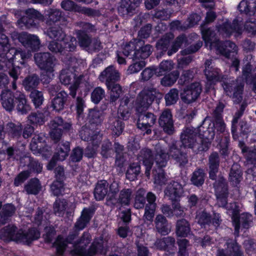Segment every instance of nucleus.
I'll return each mask as SVG.
<instances>
[{
    "mask_svg": "<svg viewBox=\"0 0 256 256\" xmlns=\"http://www.w3.org/2000/svg\"><path fill=\"white\" fill-rule=\"evenodd\" d=\"M49 126L51 129L50 137L55 142L60 140L63 130L70 132L72 128V124L70 122L64 121L61 117L55 118L50 122Z\"/></svg>",
    "mask_w": 256,
    "mask_h": 256,
    "instance_id": "nucleus-9",
    "label": "nucleus"
},
{
    "mask_svg": "<svg viewBox=\"0 0 256 256\" xmlns=\"http://www.w3.org/2000/svg\"><path fill=\"white\" fill-rule=\"evenodd\" d=\"M160 126L166 134L171 135L174 132L172 115L170 110L166 109L161 114L158 119Z\"/></svg>",
    "mask_w": 256,
    "mask_h": 256,
    "instance_id": "nucleus-20",
    "label": "nucleus"
},
{
    "mask_svg": "<svg viewBox=\"0 0 256 256\" xmlns=\"http://www.w3.org/2000/svg\"><path fill=\"white\" fill-rule=\"evenodd\" d=\"M63 48H64V54L66 52H72L76 48V38L70 36H66L62 41Z\"/></svg>",
    "mask_w": 256,
    "mask_h": 256,
    "instance_id": "nucleus-56",
    "label": "nucleus"
},
{
    "mask_svg": "<svg viewBox=\"0 0 256 256\" xmlns=\"http://www.w3.org/2000/svg\"><path fill=\"white\" fill-rule=\"evenodd\" d=\"M217 204L219 206L224 207L228 203V188L226 179L220 175L214 184Z\"/></svg>",
    "mask_w": 256,
    "mask_h": 256,
    "instance_id": "nucleus-10",
    "label": "nucleus"
},
{
    "mask_svg": "<svg viewBox=\"0 0 256 256\" xmlns=\"http://www.w3.org/2000/svg\"><path fill=\"white\" fill-rule=\"evenodd\" d=\"M18 40L25 48L32 51L37 50L40 48V40L36 36L23 32L19 34Z\"/></svg>",
    "mask_w": 256,
    "mask_h": 256,
    "instance_id": "nucleus-21",
    "label": "nucleus"
},
{
    "mask_svg": "<svg viewBox=\"0 0 256 256\" xmlns=\"http://www.w3.org/2000/svg\"><path fill=\"white\" fill-rule=\"evenodd\" d=\"M238 9L241 12H244L249 16L254 15L256 11L255 0H242L238 6Z\"/></svg>",
    "mask_w": 256,
    "mask_h": 256,
    "instance_id": "nucleus-42",
    "label": "nucleus"
},
{
    "mask_svg": "<svg viewBox=\"0 0 256 256\" xmlns=\"http://www.w3.org/2000/svg\"><path fill=\"white\" fill-rule=\"evenodd\" d=\"M93 206L85 208L81 212V216L75 224L76 230L79 231L83 230L89 223L95 212Z\"/></svg>",
    "mask_w": 256,
    "mask_h": 256,
    "instance_id": "nucleus-24",
    "label": "nucleus"
},
{
    "mask_svg": "<svg viewBox=\"0 0 256 256\" xmlns=\"http://www.w3.org/2000/svg\"><path fill=\"white\" fill-rule=\"evenodd\" d=\"M40 78L38 75L32 74L26 76L22 82L23 86L26 91L36 90L35 88L39 84Z\"/></svg>",
    "mask_w": 256,
    "mask_h": 256,
    "instance_id": "nucleus-41",
    "label": "nucleus"
},
{
    "mask_svg": "<svg viewBox=\"0 0 256 256\" xmlns=\"http://www.w3.org/2000/svg\"><path fill=\"white\" fill-rule=\"evenodd\" d=\"M138 160L140 162H142L144 165L146 167V174L147 176H148L154 162V158L151 150L148 148L142 150L138 156Z\"/></svg>",
    "mask_w": 256,
    "mask_h": 256,
    "instance_id": "nucleus-30",
    "label": "nucleus"
},
{
    "mask_svg": "<svg viewBox=\"0 0 256 256\" xmlns=\"http://www.w3.org/2000/svg\"><path fill=\"white\" fill-rule=\"evenodd\" d=\"M242 154L249 164H256V146L249 148H244Z\"/></svg>",
    "mask_w": 256,
    "mask_h": 256,
    "instance_id": "nucleus-51",
    "label": "nucleus"
},
{
    "mask_svg": "<svg viewBox=\"0 0 256 256\" xmlns=\"http://www.w3.org/2000/svg\"><path fill=\"white\" fill-rule=\"evenodd\" d=\"M68 98V94L64 91L58 92L50 102V106L56 112H59L64 108Z\"/></svg>",
    "mask_w": 256,
    "mask_h": 256,
    "instance_id": "nucleus-32",
    "label": "nucleus"
},
{
    "mask_svg": "<svg viewBox=\"0 0 256 256\" xmlns=\"http://www.w3.org/2000/svg\"><path fill=\"white\" fill-rule=\"evenodd\" d=\"M220 164V157L216 152H212L208 156V166L209 168V177L211 180H215L218 172Z\"/></svg>",
    "mask_w": 256,
    "mask_h": 256,
    "instance_id": "nucleus-27",
    "label": "nucleus"
},
{
    "mask_svg": "<svg viewBox=\"0 0 256 256\" xmlns=\"http://www.w3.org/2000/svg\"><path fill=\"white\" fill-rule=\"evenodd\" d=\"M45 138L42 134H35L30 143V148L34 154H40L44 146Z\"/></svg>",
    "mask_w": 256,
    "mask_h": 256,
    "instance_id": "nucleus-43",
    "label": "nucleus"
},
{
    "mask_svg": "<svg viewBox=\"0 0 256 256\" xmlns=\"http://www.w3.org/2000/svg\"><path fill=\"white\" fill-rule=\"evenodd\" d=\"M198 132L204 138V140H206L210 144V141L212 140L215 136L214 128L212 126L211 122L206 118L202 122V124L198 127Z\"/></svg>",
    "mask_w": 256,
    "mask_h": 256,
    "instance_id": "nucleus-31",
    "label": "nucleus"
},
{
    "mask_svg": "<svg viewBox=\"0 0 256 256\" xmlns=\"http://www.w3.org/2000/svg\"><path fill=\"white\" fill-rule=\"evenodd\" d=\"M201 32L206 46L210 49L214 47L216 52L223 55L226 58H230L231 53L236 52L238 50V47L234 43L230 40L222 42L218 40L216 38V34L210 28H206L205 24L202 26Z\"/></svg>",
    "mask_w": 256,
    "mask_h": 256,
    "instance_id": "nucleus-4",
    "label": "nucleus"
},
{
    "mask_svg": "<svg viewBox=\"0 0 256 256\" xmlns=\"http://www.w3.org/2000/svg\"><path fill=\"white\" fill-rule=\"evenodd\" d=\"M78 234V231L75 230L70 233L66 238L58 236L54 243L56 247V254L59 256L62 255L68 244L72 245L73 250L72 252L80 256H94L96 253L102 252L103 245L102 240L100 241H94L90 248L87 250L86 247L91 241L90 234L84 232L80 239L75 240Z\"/></svg>",
    "mask_w": 256,
    "mask_h": 256,
    "instance_id": "nucleus-1",
    "label": "nucleus"
},
{
    "mask_svg": "<svg viewBox=\"0 0 256 256\" xmlns=\"http://www.w3.org/2000/svg\"><path fill=\"white\" fill-rule=\"evenodd\" d=\"M32 56L30 50H22L20 48H12L0 54V69L4 67L10 68L14 61L21 64H24L26 60Z\"/></svg>",
    "mask_w": 256,
    "mask_h": 256,
    "instance_id": "nucleus-6",
    "label": "nucleus"
},
{
    "mask_svg": "<svg viewBox=\"0 0 256 256\" xmlns=\"http://www.w3.org/2000/svg\"><path fill=\"white\" fill-rule=\"evenodd\" d=\"M242 24H240V22H239L238 18H235L232 23L226 20L222 24L217 25L216 28L220 34L227 37L230 36L234 32L238 34H242Z\"/></svg>",
    "mask_w": 256,
    "mask_h": 256,
    "instance_id": "nucleus-13",
    "label": "nucleus"
},
{
    "mask_svg": "<svg viewBox=\"0 0 256 256\" xmlns=\"http://www.w3.org/2000/svg\"><path fill=\"white\" fill-rule=\"evenodd\" d=\"M109 184L106 180L99 181L94 188V196L97 200H102L108 195Z\"/></svg>",
    "mask_w": 256,
    "mask_h": 256,
    "instance_id": "nucleus-37",
    "label": "nucleus"
},
{
    "mask_svg": "<svg viewBox=\"0 0 256 256\" xmlns=\"http://www.w3.org/2000/svg\"><path fill=\"white\" fill-rule=\"evenodd\" d=\"M30 97L36 108H38L41 106L44 100L42 92L36 90L31 92Z\"/></svg>",
    "mask_w": 256,
    "mask_h": 256,
    "instance_id": "nucleus-63",
    "label": "nucleus"
},
{
    "mask_svg": "<svg viewBox=\"0 0 256 256\" xmlns=\"http://www.w3.org/2000/svg\"><path fill=\"white\" fill-rule=\"evenodd\" d=\"M179 76V72L178 70L172 72L164 76L161 80V84L164 86H170L174 84Z\"/></svg>",
    "mask_w": 256,
    "mask_h": 256,
    "instance_id": "nucleus-54",
    "label": "nucleus"
},
{
    "mask_svg": "<svg viewBox=\"0 0 256 256\" xmlns=\"http://www.w3.org/2000/svg\"><path fill=\"white\" fill-rule=\"evenodd\" d=\"M156 88H144L136 98V112H142L146 111L156 98Z\"/></svg>",
    "mask_w": 256,
    "mask_h": 256,
    "instance_id": "nucleus-8",
    "label": "nucleus"
},
{
    "mask_svg": "<svg viewBox=\"0 0 256 256\" xmlns=\"http://www.w3.org/2000/svg\"><path fill=\"white\" fill-rule=\"evenodd\" d=\"M0 212V226L4 224L14 214L16 208L11 204H4Z\"/></svg>",
    "mask_w": 256,
    "mask_h": 256,
    "instance_id": "nucleus-39",
    "label": "nucleus"
},
{
    "mask_svg": "<svg viewBox=\"0 0 256 256\" xmlns=\"http://www.w3.org/2000/svg\"><path fill=\"white\" fill-rule=\"evenodd\" d=\"M102 112L96 110H90L88 116V120L90 124L96 125L100 124L104 120Z\"/></svg>",
    "mask_w": 256,
    "mask_h": 256,
    "instance_id": "nucleus-53",
    "label": "nucleus"
},
{
    "mask_svg": "<svg viewBox=\"0 0 256 256\" xmlns=\"http://www.w3.org/2000/svg\"><path fill=\"white\" fill-rule=\"evenodd\" d=\"M34 58L38 67L47 72L52 73L55 66L56 58L48 52H38L34 54Z\"/></svg>",
    "mask_w": 256,
    "mask_h": 256,
    "instance_id": "nucleus-11",
    "label": "nucleus"
},
{
    "mask_svg": "<svg viewBox=\"0 0 256 256\" xmlns=\"http://www.w3.org/2000/svg\"><path fill=\"white\" fill-rule=\"evenodd\" d=\"M179 98L178 90L177 88H173L165 94L164 100L166 106L175 104Z\"/></svg>",
    "mask_w": 256,
    "mask_h": 256,
    "instance_id": "nucleus-57",
    "label": "nucleus"
},
{
    "mask_svg": "<svg viewBox=\"0 0 256 256\" xmlns=\"http://www.w3.org/2000/svg\"><path fill=\"white\" fill-rule=\"evenodd\" d=\"M154 224L156 230L162 235H166L170 232V226L164 215L158 214L155 218Z\"/></svg>",
    "mask_w": 256,
    "mask_h": 256,
    "instance_id": "nucleus-34",
    "label": "nucleus"
},
{
    "mask_svg": "<svg viewBox=\"0 0 256 256\" xmlns=\"http://www.w3.org/2000/svg\"><path fill=\"white\" fill-rule=\"evenodd\" d=\"M141 2L142 0H121L118 8L119 14L123 16H132Z\"/></svg>",
    "mask_w": 256,
    "mask_h": 256,
    "instance_id": "nucleus-22",
    "label": "nucleus"
},
{
    "mask_svg": "<svg viewBox=\"0 0 256 256\" xmlns=\"http://www.w3.org/2000/svg\"><path fill=\"white\" fill-rule=\"evenodd\" d=\"M40 236V232L35 228H30L28 232H24L22 230H18L14 225H8L0 230V239L6 242L15 241L29 244Z\"/></svg>",
    "mask_w": 256,
    "mask_h": 256,
    "instance_id": "nucleus-3",
    "label": "nucleus"
},
{
    "mask_svg": "<svg viewBox=\"0 0 256 256\" xmlns=\"http://www.w3.org/2000/svg\"><path fill=\"white\" fill-rule=\"evenodd\" d=\"M174 34L172 33H166L159 40L156 44L158 49L166 51L170 46V43L171 40L174 38Z\"/></svg>",
    "mask_w": 256,
    "mask_h": 256,
    "instance_id": "nucleus-52",
    "label": "nucleus"
},
{
    "mask_svg": "<svg viewBox=\"0 0 256 256\" xmlns=\"http://www.w3.org/2000/svg\"><path fill=\"white\" fill-rule=\"evenodd\" d=\"M136 46L137 39H134L132 41H130L129 42L126 43L122 50L123 54L125 56L129 57L132 60H136V58L133 54L134 52H137Z\"/></svg>",
    "mask_w": 256,
    "mask_h": 256,
    "instance_id": "nucleus-48",
    "label": "nucleus"
},
{
    "mask_svg": "<svg viewBox=\"0 0 256 256\" xmlns=\"http://www.w3.org/2000/svg\"><path fill=\"white\" fill-rule=\"evenodd\" d=\"M182 146L176 142L170 146L168 152L160 143L156 144L154 149L156 152L155 162L159 167L166 166L168 157L175 161L179 167L184 168L188 164V160L187 154L183 152Z\"/></svg>",
    "mask_w": 256,
    "mask_h": 256,
    "instance_id": "nucleus-2",
    "label": "nucleus"
},
{
    "mask_svg": "<svg viewBox=\"0 0 256 256\" xmlns=\"http://www.w3.org/2000/svg\"><path fill=\"white\" fill-rule=\"evenodd\" d=\"M16 109L20 114H26L31 109L26 95L20 91L16 92Z\"/></svg>",
    "mask_w": 256,
    "mask_h": 256,
    "instance_id": "nucleus-26",
    "label": "nucleus"
},
{
    "mask_svg": "<svg viewBox=\"0 0 256 256\" xmlns=\"http://www.w3.org/2000/svg\"><path fill=\"white\" fill-rule=\"evenodd\" d=\"M86 76L80 74L76 76L74 74V78H73L74 83L69 87L70 95L72 98H75L76 94V91L80 84L86 82Z\"/></svg>",
    "mask_w": 256,
    "mask_h": 256,
    "instance_id": "nucleus-47",
    "label": "nucleus"
},
{
    "mask_svg": "<svg viewBox=\"0 0 256 256\" xmlns=\"http://www.w3.org/2000/svg\"><path fill=\"white\" fill-rule=\"evenodd\" d=\"M225 106L222 102H219L212 114V122H211L214 128L218 132L222 133L226 129V124L222 118V113Z\"/></svg>",
    "mask_w": 256,
    "mask_h": 256,
    "instance_id": "nucleus-15",
    "label": "nucleus"
},
{
    "mask_svg": "<svg viewBox=\"0 0 256 256\" xmlns=\"http://www.w3.org/2000/svg\"><path fill=\"white\" fill-rule=\"evenodd\" d=\"M46 34L50 38L60 42L66 36L62 28L59 26L50 27L46 31Z\"/></svg>",
    "mask_w": 256,
    "mask_h": 256,
    "instance_id": "nucleus-40",
    "label": "nucleus"
},
{
    "mask_svg": "<svg viewBox=\"0 0 256 256\" xmlns=\"http://www.w3.org/2000/svg\"><path fill=\"white\" fill-rule=\"evenodd\" d=\"M191 232L188 222L182 218L178 220L176 224V234L180 237H186Z\"/></svg>",
    "mask_w": 256,
    "mask_h": 256,
    "instance_id": "nucleus-38",
    "label": "nucleus"
},
{
    "mask_svg": "<svg viewBox=\"0 0 256 256\" xmlns=\"http://www.w3.org/2000/svg\"><path fill=\"white\" fill-rule=\"evenodd\" d=\"M252 216L248 212H244L239 216H234L232 218L233 226L234 227V234L237 237L239 236L240 226L244 228H248L252 226Z\"/></svg>",
    "mask_w": 256,
    "mask_h": 256,
    "instance_id": "nucleus-16",
    "label": "nucleus"
},
{
    "mask_svg": "<svg viewBox=\"0 0 256 256\" xmlns=\"http://www.w3.org/2000/svg\"><path fill=\"white\" fill-rule=\"evenodd\" d=\"M202 92L200 83L194 82L187 86L180 94L181 99L186 104H191L196 101Z\"/></svg>",
    "mask_w": 256,
    "mask_h": 256,
    "instance_id": "nucleus-14",
    "label": "nucleus"
},
{
    "mask_svg": "<svg viewBox=\"0 0 256 256\" xmlns=\"http://www.w3.org/2000/svg\"><path fill=\"white\" fill-rule=\"evenodd\" d=\"M70 150L69 142L66 141L60 143L57 148L56 152L47 166L48 169L52 170L55 166L56 160L63 161L68 156Z\"/></svg>",
    "mask_w": 256,
    "mask_h": 256,
    "instance_id": "nucleus-17",
    "label": "nucleus"
},
{
    "mask_svg": "<svg viewBox=\"0 0 256 256\" xmlns=\"http://www.w3.org/2000/svg\"><path fill=\"white\" fill-rule=\"evenodd\" d=\"M165 196L172 202L178 201L184 192L182 185L178 182L172 181L168 184L164 190Z\"/></svg>",
    "mask_w": 256,
    "mask_h": 256,
    "instance_id": "nucleus-19",
    "label": "nucleus"
},
{
    "mask_svg": "<svg viewBox=\"0 0 256 256\" xmlns=\"http://www.w3.org/2000/svg\"><path fill=\"white\" fill-rule=\"evenodd\" d=\"M204 74L208 80L210 81H218L220 78V70L214 68L212 60H207L205 62Z\"/></svg>",
    "mask_w": 256,
    "mask_h": 256,
    "instance_id": "nucleus-33",
    "label": "nucleus"
},
{
    "mask_svg": "<svg viewBox=\"0 0 256 256\" xmlns=\"http://www.w3.org/2000/svg\"><path fill=\"white\" fill-rule=\"evenodd\" d=\"M0 102L6 111H12L16 106V92L14 93L10 90H2L0 94Z\"/></svg>",
    "mask_w": 256,
    "mask_h": 256,
    "instance_id": "nucleus-25",
    "label": "nucleus"
},
{
    "mask_svg": "<svg viewBox=\"0 0 256 256\" xmlns=\"http://www.w3.org/2000/svg\"><path fill=\"white\" fill-rule=\"evenodd\" d=\"M100 80L105 82L106 86H110L113 82H116L120 78V74L113 66L106 68L98 76Z\"/></svg>",
    "mask_w": 256,
    "mask_h": 256,
    "instance_id": "nucleus-18",
    "label": "nucleus"
},
{
    "mask_svg": "<svg viewBox=\"0 0 256 256\" xmlns=\"http://www.w3.org/2000/svg\"><path fill=\"white\" fill-rule=\"evenodd\" d=\"M205 174L203 170L198 168L194 171L192 175L190 181L194 185L198 187L204 182Z\"/></svg>",
    "mask_w": 256,
    "mask_h": 256,
    "instance_id": "nucleus-50",
    "label": "nucleus"
},
{
    "mask_svg": "<svg viewBox=\"0 0 256 256\" xmlns=\"http://www.w3.org/2000/svg\"><path fill=\"white\" fill-rule=\"evenodd\" d=\"M242 175L240 165L237 163H234L232 166L229 174V180L232 184L234 186H237L242 178Z\"/></svg>",
    "mask_w": 256,
    "mask_h": 256,
    "instance_id": "nucleus-36",
    "label": "nucleus"
},
{
    "mask_svg": "<svg viewBox=\"0 0 256 256\" xmlns=\"http://www.w3.org/2000/svg\"><path fill=\"white\" fill-rule=\"evenodd\" d=\"M144 44V42L140 39H137V52L133 54L136 60H142L148 58L152 52V46L149 44Z\"/></svg>",
    "mask_w": 256,
    "mask_h": 256,
    "instance_id": "nucleus-28",
    "label": "nucleus"
},
{
    "mask_svg": "<svg viewBox=\"0 0 256 256\" xmlns=\"http://www.w3.org/2000/svg\"><path fill=\"white\" fill-rule=\"evenodd\" d=\"M62 17V12L60 10L48 8L45 12L44 20L47 25L51 26L60 21Z\"/></svg>",
    "mask_w": 256,
    "mask_h": 256,
    "instance_id": "nucleus-35",
    "label": "nucleus"
},
{
    "mask_svg": "<svg viewBox=\"0 0 256 256\" xmlns=\"http://www.w3.org/2000/svg\"><path fill=\"white\" fill-rule=\"evenodd\" d=\"M42 188L40 180L36 178H31L24 186V190L28 194H37Z\"/></svg>",
    "mask_w": 256,
    "mask_h": 256,
    "instance_id": "nucleus-44",
    "label": "nucleus"
},
{
    "mask_svg": "<svg viewBox=\"0 0 256 256\" xmlns=\"http://www.w3.org/2000/svg\"><path fill=\"white\" fill-rule=\"evenodd\" d=\"M140 166L138 163H133L130 165L126 172V176L130 180H134L140 172Z\"/></svg>",
    "mask_w": 256,
    "mask_h": 256,
    "instance_id": "nucleus-58",
    "label": "nucleus"
},
{
    "mask_svg": "<svg viewBox=\"0 0 256 256\" xmlns=\"http://www.w3.org/2000/svg\"><path fill=\"white\" fill-rule=\"evenodd\" d=\"M22 126L20 124L10 122L6 125V131L9 136L14 138H19L22 134Z\"/></svg>",
    "mask_w": 256,
    "mask_h": 256,
    "instance_id": "nucleus-46",
    "label": "nucleus"
},
{
    "mask_svg": "<svg viewBox=\"0 0 256 256\" xmlns=\"http://www.w3.org/2000/svg\"><path fill=\"white\" fill-rule=\"evenodd\" d=\"M186 41V37L184 35L182 34L178 36L173 43L172 48L168 52V54L170 56L178 52L182 44Z\"/></svg>",
    "mask_w": 256,
    "mask_h": 256,
    "instance_id": "nucleus-64",
    "label": "nucleus"
},
{
    "mask_svg": "<svg viewBox=\"0 0 256 256\" xmlns=\"http://www.w3.org/2000/svg\"><path fill=\"white\" fill-rule=\"evenodd\" d=\"M109 90H110V100L112 102H115L120 97L122 92V87L116 82H113L110 86H107Z\"/></svg>",
    "mask_w": 256,
    "mask_h": 256,
    "instance_id": "nucleus-60",
    "label": "nucleus"
},
{
    "mask_svg": "<svg viewBox=\"0 0 256 256\" xmlns=\"http://www.w3.org/2000/svg\"><path fill=\"white\" fill-rule=\"evenodd\" d=\"M226 249H219L217 256H244L240 246L236 240L229 239L226 242Z\"/></svg>",
    "mask_w": 256,
    "mask_h": 256,
    "instance_id": "nucleus-23",
    "label": "nucleus"
},
{
    "mask_svg": "<svg viewBox=\"0 0 256 256\" xmlns=\"http://www.w3.org/2000/svg\"><path fill=\"white\" fill-rule=\"evenodd\" d=\"M226 95L232 98L234 103L239 104L242 100L244 82L241 80H227L222 84Z\"/></svg>",
    "mask_w": 256,
    "mask_h": 256,
    "instance_id": "nucleus-7",
    "label": "nucleus"
},
{
    "mask_svg": "<svg viewBox=\"0 0 256 256\" xmlns=\"http://www.w3.org/2000/svg\"><path fill=\"white\" fill-rule=\"evenodd\" d=\"M145 192L144 190H139L136 192L134 207L136 209L143 208L146 206Z\"/></svg>",
    "mask_w": 256,
    "mask_h": 256,
    "instance_id": "nucleus-61",
    "label": "nucleus"
},
{
    "mask_svg": "<svg viewBox=\"0 0 256 256\" xmlns=\"http://www.w3.org/2000/svg\"><path fill=\"white\" fill-rule=\"evenodd\" d=\"M74 78V74L69 70H62L60 74V80L64 85L71 84Z\"/></svg>",
    "mask_w": 256,
    "mask_h": 256,
    "instance_id": "nucleus-62",
    "label": "nucleus"
},
{
    "mask_svg": "<svg viewBox=\"0 0 256 256\" xmlns=\"http://www.w3.org/2000/svg\"><path fill=\"white\" fill-rule=\"evenodd\" d=\"M132 194L131 189H123L120 192L117 200H115V202H112V204L114 205L117 203L122 206L129 205L132 198Z\"/></svg>",
    "mask_w": 256,
    "mask_h": 256,
    "instance_id": "nucleus-45",
    "label": "nucleus"
},
{
    "mask_svg": "<svg viewBox=\"0 0 256 256\" xmlns=\"http://www.w3.org/2000/svg\"><path fill=\"white\" fill-rule=\"evenodd\" d=\"M76 37L79 45L82 48H88L92 42L90 37L84 30H76Z\"/></svg>",
    "mask_w": 256,
    "mask_h": 256,
    "instance_id": "nucleus-55",
    "label": "nucleus"
},
{
    "mask_svg": "<svg viewBox=\"0 0 256 256\" xmlns=\"http://www.w3.org/2000/svg\"><path fill=\"white\" fill-rule=\"evenodd\" d=\"M182 145L184 148H192L194 152L206 151L210 146V143L202 138H196V132L193 128H185L180 134Z\"/></svg>",
    "mask_w": 256,
    "mask_h": 256,
    "instance_id": "nucleus-5",
    "label": "nucleus"
},
{
    "mask_svg": "<svg viewBox=\"0 0 256 256\" xmlns=\"http://www.w3.org/2000/svg\"><path fill=\"white\" fill-rule=\"evenodd\" d=\"M106 126L112 131L113 134L119 136L124 130V124L118 118L112 115L108 117Z\"/></svg>",
    "mask_w": 256,
    "mask_h": 256,
    "instance_id": "nucleus-29",
    "label": "nucleus"
},
{
    "mask_svg": "<svg viewBox=\"0 0 256 256\" xmlns=\"http://www.w3.org/2000/svg\"><path fill=\"white\" fill-rule=\"evenodd\" d=\"M138 113V128L144 132V134H151V128L156 122V116L152 112H146V111Z\"/></svg>",
    "mask_w": 256,
    "mask_h": 256,
    "instance_id": "nucleus-12",
    "label": "nucleus"
},
{
    "mask_svg": "<svg viewBox=\"0 0 256 256\" xmlns=\"http://www.w3.org/2000/svg\"><path fill=\"white\" fill-rule=\"evenodd\" d=\"M67 202L64 199H56L54 204V210L55 214L62 216L67 206Z\"/></svg>",
    "mask_w": 256,
    "mask_h": 256,
    "instance_id": "nucleus-59",
    "label": "nucleus"
},
{
    "mask_svg": "<svg viewBox=\"0 0 256 256\" xmlns=\"http://www.w3.org/2000/svg\"><path fill=\"white\" fill-rule=\"evenodd\" d=\"M23 160L25 162H28V165L30 172H33L36 173H40L42 172V164L30 156H24L20 160L21 164L22 163Z\"/></svg>",
    "mask_w": 256,
    "mask_h": 256,
    "instance_id": "nucleus-49",
    "label": "nucleus"
}]
</instances>
